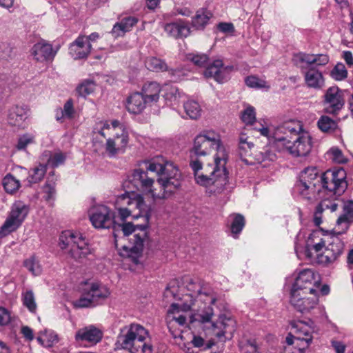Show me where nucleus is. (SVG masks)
I'll list each match as a JSON object with an SVG mask.
<instances>
[{
    "mask_svg": "<svg viewBox=\"0 0 353 353\" xmlns=\"http://www.w3.org/2000/svg\"><path fill=\"white\" fill-rule=\"evenodd\" d=\"M274 138L278 145H282L293 157H305L312 149V138L307 132L294 122H286L279 126Z\"/></svg>",
    "mask_w": 353,
    "mask_h": 353,
    "instance_id": "1",
    "label": "nucleus"
},
{
    "mask_svg": "<svg viewBox=\"0 0 353 353\" xmlns=\"http://www.w3.org/2000/svg\"><path fill=\"white\" fill-rule=\"evenodd\" d=\"M212 150H216L214 157V163L219 165L223 162V165H225L228 153L222 144L220 134L214 130L202 131L194 139L193 146L190 152L189 164L197 165L199 163H205Z\"/></svg>",
    "mask_w": 353,
    "mask_h": 353,
    "instance_id": "2",
    "label": "nucleus"
},
{
    "mask_svg": "<svg viewBox=\"0 0 353 353\" xmlns=\"http://www.w3.org/2000/svg\"><path fill=\"white\" fill-rule=\"evenodd\" d=\"M145 169L159 176L157 182L161 190V192L154 194V199H168L181 187V174L173 163L158 157L145 161Z\"/></svg>",
    "mask_w": 353,
    "mask_h": 353,
    "instance_id": "3",
    "label": "nucleus"
},
{
    "mask_svg": "<svg viewBox=\"0 0 353 353\" xmlns=\"http://www.w3.org/2000/svg\"><path fill=\"white\" fill-rule=\"evenodd\" d=\"M352 223H353V201L348 200L343 203V214L337 219L336 227L331 232L330 241L320 256L322 263H332L343 254L344 243L338 235L346 232Z\"/></svg>",
    "mask_w": 353,
    "mask_h": 353,
    "instance_id": "4",
    "label": "nucleus"
},
{
    "mask_svg": "<svg viewBox=\"0 0 353 353\" xmlns=\"http://www.w3.org/2000/svg\"><path fill=\"white\" fill-rule=\"evenodd\" d=\"M205 163H201L197 165H194L193 163L189 164L196 183L208 188L210 193L221 192L228 183L225 165H223V162L219 165L214 163V167L212 168V165L208 163L207 167L202 171Z\"/></svg>",
    "mask_w": 353,
    "mask_h": 353,
    "instance_id": "5",
    "label": "nucleus"
},
{
    "mask_svg": "<svg viewBox=\"0 0 353 353\" xmlns=\"http://www.w3.org/2000/svg\"><path fill=\"white\" fill-rule=\"evenodd\" d=\"M148 336V331L143 326L131 323L121 329L117 345L130 353H152V346L145 341Z\"/></svg>",
    "mask_w": 353,
    "mask_h": 353,
    "instance_id": "6",
    "label": "nucleus"
},
{
    "mask_svg": "<svg viewBox=\"0 0 353 353\" xmlns=\"http://www.w3.org/2000/svg\"><path fill=\"white\" fill-rule=\"evenodd\" d=\"M116 206L117 213L112 214L114 230H116V224L125 222L130 216L138 219L148 212L143 197L134 191L119 195L116 200Z\"/></svg>",
    "mask_w": 353,
    "mask_h": 353,
    "instance_id": "7",
    "label": "nucleus"
},
{
    "mask_svg": "<svg viewBox=\"0 0 353 353\" xmlns=\"http://www.w3.org/2000/svg\"><path fill=\"white\" fill-rule=\"evenodd\" d=\"M141 217L144 219L143 223L134 225L131 222H123L116 224V230H114V232L121 230L124 236L133 234L132 238L130 239L131 245L130 246L123 245V249L126 251L129 250L130 254H128V255L130 256L132 254L138 256L142 252L144 241L148 238L146 230L149 226V212H145Z\"/></svg>",
    "mask_w": 353,
    "mask_h": 353,
    "instance_id": "8",
    "label": "nucleus"
},
{
    "mask_svg": "<svg viewBox=\"0 0 353 353\" xmlns=\"http://www.w3.org/2000/svg\"><path fill=\"white\" fill-rule=\"evenodd\" d=\"M187 59L198 67H206L205 77L213 78L219 83L228 81L234 69L232 65H225L221 59L208 65L209 57L206 54L191 53L187 55Z\"/></svg>",
    "mask_w": 353,
    "mask_h": 353,
    "instance_id": "9",
    "label": "nucleus"
},
{
    "mask_svg": "<svg viewBox=\"0 0 353 353\" xmlns=\"http://www.w3.org/2000/svg\"><path fill=\"white\" fill-rule=\"evenodd\" d=\"M295 188L305 199H317L321 190V180L316 168H305L300 174L299 181L296 183Z\"/></svg>",
    "mask_w": 353,
    "mask_h": 353,
    "instance_id": "10",
    "label": "nucleus"
},
{
    "mask_svg": "<svg viewBox=\"0 0 353 353\" xmlns=\"http://www.w3.org/2000/svg\"><path fill=\"white\" fill-rule=\"evenodd\" d=\"M29 212V205L20 200L14 202L6 221L0 228V239L16 231L22 225Z\"/></svg>",
    "mask_w": 353,
    "mask_h": 353,
    "instance_id": "11",
    "label": "nucleus"
},
{
    "mask_svg": "<svg viewBox=\"0 0 353 353\" xmlns=\"http://www.w3.org/2000/svg\"><path fill=\"white\" fill-rule=\"evenodd\" d=\"M61 242L64 246L70 245V254L77 261H81L88 255L91 254V250L85 239L80 234H74L70 231H65L60 237Z\"/></svg>",
    "mask_w": 353,
    "mask_h": 353,
    "instance_id": "12",
    "label": "nucleus"
},
{
    "mask_svg": "<svg viewBox=\"0 0 353 353\" xmlns=\"http://www.w3.org/2000/svg\"><path fill=\"white\" fill-rule=\"evenodd\" d=\"M238 154L243 162L246 165L261 163L265 161H273L276 154L269 148H263L261 151L255 150L252 142L242 143L238 148Z\"/></svg>",
    "mask_w": 353,
    "mask_h": 353,
    "instance_id": "13",
    "label": "nucleus"
},
{
    "mask_svg": "<svg viewBox=\"0 0 353 353\" xmlns=\"http://www.w3.org/2000/svg\"><path fill=\"white\" fill-rule=\"evenodd\" d=\"M290 332L286 337L288 345H300V349L307 348L312 341L314 328L302 321H292Z\"/></svg>",
    "mask_w": 353,
    "mask_h": 353,
    "instance_id": "14",
    "label": "nucleus"
},
{
    "mask_svg": "<svg viewBox=\"0 0 353 353\" xmlns=\"http://www.w3.org/2000/svg\"><path fill=\"white\" fill-rule=\"evenodd\" d=\"M345 178L346 173L343 168L327 170L321 176V188L335 195H341L347 186Z\"/></svg>",
    "mask_w": 353,
    "mask_h": 353,
    "instance_id": "15",
    "label": "nucleus"
},
{
    "mask_svg": "<svg viewBox=\"0 0 353 353\" xmlns=\"http://www.w3.org/2000/svg\"><path fill=\"white\" fill-rule=\"evenodd\" d=\"M319 281L312 270L306 269L299 274L292 287L290 293L316 294V288H319Z\"/></svg>",
    "mask_w": 353,
    "mask_h": 353,
    "instance_id": "16",
    "label": "nucleus"
},
{
    "mask_svg": "<svg viewBox=\"0 0 353 353\" xmlns=\"http://www.w3.org/2000/svg\"><path fill=\"white\" fill-rule=\"evenodd\" d=\"M302 293H290V303L293 307L302 314H307L314 311H318L319 314L324 312L323 308L318 305L319 299L316 294H311L312 296L305 297Z\"/></svg>",
    "mask_w": 353,
    "mask_h": 353,
    "instance_id": "17",
    "label": "nucleus"
},
{
    "mask_svg": "<svg viewBox=\"0 0 353 353\" xmlns=\"http://www.w3.org/2000/svg\"><path fill=\"white\" fill-rule=\"evenodd\" d=\"M323 103L326 113L337 114L345 105L343 91L337 86L329 88L325 91Z\"/></svg>",
    "mask_w": 353,
    "mask_h": 353,
    "instance_id": "18",
    "label": "nucleus"
},
{
    "mask_svg": "<svg viewBox=\"0 0 353 353\" xmlns=\"http://www.w3.org/2000/svg\"><path fill=\"white\" fill-rule=\"evenodd\" d=\"M129 142L128 131L121 127L119 132H115L112 138L107 139L105 144L106 152L111 157L124 153Z\"/></svg>",
    "mask_w": 353,
    "mask_h": 353,
    "instance_id": "19",
    "label": "nucleus"
},
{
    "mask_svg": "<svg viewBox=\"0 0 353 353\" xmlns=\"http://www.w3.org/2000/svg\"><path fill=\"white\" fill-rule=\"evenodd\" d=\"M148 171L147 169L143 170L141 168L134 170L131 175L128 176V182L132 183L137 190L150 193L154 198V194H157L152 189L154 181L152 177L148 176Z\"/></svg>",
    "mask_w": 353,
    "mask_h": 353,
    "instance_id": "20",
    "label": "nucleus"
},
{
    "mask_svg": "<svg viewBox=\"0 0 353 353\" xmlns=\"http://www.w3.org/2000/svg\"><path fill=\"white\" fill-rule=\"evenodd\" d=\"M90 220L96 228H110L113 227L112 213L104 205L93 208L90 212Z\"/></svg>",
    "mask_w": 353,
    "mask_h": 353,
    "instance_id": "21",
    "label": "nucleus"
},
{
    "mask_svg": "<svg viewBox=\"0 0 353 353\" xmlns=\"http://www.w3.org/2000/svg\"><path fill=\"white\" fill-rule=\"evenodd\" d=\"M307 87L315 90H321L325 85V79L322 72L316 67H308L305 65L300 66Z\"/></svg>",
    "mask_w": 353,
    "mask_h": 353,
    "instance_id": "22",
    "label": "nucleus"
},
{
    "mask_svg": "<svg viewBox=\"0 0 353 353\" xmlns=\"http://www.w3.org/2000/svg\"><path fill=\"white\" fill-rule=\"evenodd\" d=\"M92 46L87 43L85 35H79L69 47V53L74 59H86L90 53Z\"/></svg>",
    "mask_w": 353,
    "mask_h": 353,
    "instance_id": "23",
    "label": "nucleus"
},
{
    "mask_svg": "<svg viewBox=\"0 0 353 353\" xmlns=\"http://www.w3.org/2000/svg\"><path fill=\"white\" fill-rule=\"evenodd\" d=\"M29 109L26 105H15L8 112L7 121L11 126L23 128L24 121L28 118Z\"/></svg>",
    "mask_w": 353,
    "mask_h": 353,
    "instance_id": "24",
    "label": "nucleus"
},
{
    "mask_svg": "<svg viewBox=\"0 0 353 353\" xmlns=\"http://www.w3.org/2000/svg\"><path fill=\"white\" fill-rule=\"evenodd\" d=\"M57 51L53 50L52 46L44 40L35 43L31 49V54L34 59L40 62L53 59Z\"/></svg>",
    "mask_w": 353,
    "mask_h": 353,
    "instance_id": "25",
    "label": "nucleus"
},
{
    "mask_svg": "<svg viewBox=\"0 0 353 353\" xmlns=\"http://www.w3.org/2000/svg\"><path fill=\"white\" fill-rule=\"evenodd\" d=\"M212 327L221 330L215 333V335L221 339H231L235 331V321L230 317H226L224 315L219 316V320L216 323H212Z\"/></svg>",
    "mask_w": 353,
    "mask_h": 353,
    "instance_id": "26",
    "label": "nucleus"
},
{
    "mask_svg": "<svg viewBox=\"0 0 353 353\" xmlns=\"http://www.w3.org/2000/svg\"><path fill=\"white\" fill-rule=\"evenodd\" d=\"M296 57L303 65L308 67H316V68L325 66L330 61L329 56L326 54H314L299 52L296 54Z\"/></svg>",
    "mask_w": 353,
    "mask_h": 353,
    "instance_id": "27",
    "label": "nucleus"
},
{
    "mask_svg": "<svg viewBox=\"0 0 353 353\" xmlns=\"http://www.w3.org/2000/svg\"><path fill=\"white\" fill-rule=\"evenodd\" d=\"M164 30L170 37L175 39L187 37L190 34V28L183 20L179 19L175 22L166 23Z\"/></svg>",
    "mask_w": 353,
    "mask_h": 353,
    "instance_id": "28",
    "label": "nucleus"
},
{
    "mask_svg": "<svg viewBox=\"0 0 353 353\" xmlns=\"http://www.w3.org/2000/svg\"><path fill=\"white\" fill-rule=\"evenodd\" d=\"M150 105L145 98L140 92H134L127 99L126 108L128 111L134 114L141 113Z\"/></svg>",
    "mask_w": 353,
    "mask_h": 353,
    "instance_id": "29",
    "label": "nucleus"
},
{
    "mask_svg": "<svg viewBox=\"0 0 353 353\" xmlns=\"http://www.w3.org/2000/svg\"><path fill=\"white\" fill-rule=\"evenodd\" d=\"M103 337V332L94 325L80 329L76 334V339L92 344L99 343Z\"/></svg>",
    "mask_w": 353,
    "mask_h": 353,
    "instance_id": "30",
    "label": "nucleus"
},
{
    "mask_svg": "<svg viewBox=\"0 0 353 353\" xmlns=\"http://www.w3.org/2000/svg\"><path fill=\"white\" fill-rule=\"evenodd\" d=\"M88 290V295L91 296L96 305L110 295L109 288L101 283H92Z\"/></svg>",
    "mask_w": 353,
    "mask_h": 353,
    "instance_id": "31",
    "label": "nucleus"
},
{
    "mask_svg": "<svg viewBox=\"0 0 353 353\" xmlns=\"http://www.w3.org/2000/svg\"><path fill=\"white\" fill-rule=\"evenodd\" d=\"M212 14L205 8L198 10L195 15L192 18V27L198 30H203L208 24Z\"/></svg>",
    "mask_w": 353,
    "mask_h": 353,
    "instance_id": "32",
    "label": "nucleus"
},
{
    "mask_svg": "<svg viewBox=\"0 0 353 353\" xmlns=\"http://www.w3.org/2000/svg\"><path fill=\"white\" fill-rule=\"evenodd\" d=\"M160 85L157 82L145 83L140 93L145 98L149 104L157 102L159 99Z\"/></svg>",
    "mask_w": 353,
    "mask_h": 353,
    "instance_id": "33",
    "label": "nucleus"
},
{
    "mask_svg": "<svg viewBox=\"0 0 353 353\" xmlns=\"http://www.w3.org/2000/svg\"><path fill=\"white\" fill-rule=\"evenodd\" d=\"M338 204L328 199L321 201L316 207L314 213V223L319 226L322 223V214L325 210H330L331 212H335L337 210Z\"/></svg>",
    "mask_w": 353,
    "mask_h": 353,
    "instance_id": "34",
    "label": "nucleus"
},
{
    "mask_svg": "<svg viewBox=\"0 0 353 353\" xmlns=\"http://www.w3.org/2000/svg\"><path fill=\"white\" fill-rule=\"evenodd\" d=\"M37 340L45 347H51L59 342L58 335L54 331L48 330L40 332Z\"/></svg>",
    "mask_w": 353,
    "mask_h": 353,
    "instance_id": "35",
    "label": "nucleus"
},
{
    "mask_svg": "<svg viewBox=\"0 0 353 353\" xmlns=\"http://www.w3.org/2000/svg\"><path fill=\"white\" fill-rule=\"evenodd\" d=\"M319 234L320 232L315 231L312 232L308 238V243L310 244L312 249L316 252L321 251L323 248H325L327 246L326 243L330 241L331 236V233L330 234H325L323 238H321L319 241H316V239L319 237Z\"/></svg>",
    "mask_w": 353,
    "mask_h": 353,
    "instance_id": "36",
    "label": "nucleus"
},
{
    "mask_svg": "<svg viewBox=\"0 0 353 353\" xmlns=\"http://www.w3.org/2000/svg\"><path fill=\"white\" fill-rule=\"evenodd\" d=\"M21 301L23 305L29 310L30 312L33 314L36 313L37 305L34 294L32 290H28L22 292Z\"/></svg>",
    "mask_w": 353,
    "mask_h": 353,
    "instance_id": "37",
    "label": "nucleus"
},
{
    "mask_svg": "<svg viewBox=\"0 0 353 353\" xmlns=\"http://www.w3.org/2000/svg\"><path fill=\"white\" fill-rule=\"evenodd\" d=\"M145 65L149 70L157 72L168 70V66L165 61L154 57L148 58L145 61Z\"/></svg>",
    "mask_w": 353,
    "mask_h": 353,
    "instance_id": "38",
    "label": "nucleus"
},
{
    "mask_svg": "<svg viewBox=\"0 0 353 353\" xmlns=\"http://www.w3.org/2000/svg\"><path fill=\"white\" fill-rule=\"evenodd\" d=\"M3 185L7 193L13 194L20 188V182L11 174H8L3 179Z\"/></svg>",
    "mask_w": 353,
    "mask_h": 353,
    "instance_id": "39",
    "label": "nucleus"
},
{
    "mask_svg": "<svg viewBox=\"0 0 353 353\" xmlns=\"http://www.w3.org/2000/svg\"><path fill=\"white\" fill-rule=\"evenodd\" d=\"M231 232L234 236L236 238L243 230L245 226V219L244 216L240 214L231 215Z\"/></svg>",
    "mask_w": 353,
    "mask_h": 353,
    "instance_id": "40",
    "label": "nucleus"
},
{
    "mask_svg": "<svg viewBox=\"0 0 353 353\" xmlns=\"http://www.w3.org/2000/svg\"><path fill=\"white\" fill-rule=\"evenodd\" d=\"M317 125L319 128L324 132H332L337 128L336 121L327 116H321Z\"/></svg>",
    "mask_w": 353,
    "mask_h": 353,
    "instance_id": "41",
    "label": "nucleus"
},
{
    "mask_svg": "<svg viewBox=\"0 0 353 353\" xmlns=\"http://www.w3.org/2000/svg\"><path fill=\"white\" fill-rule=\"evenodd\" d=\"M96 88L95 82L92 79L83 80L76 88L79 96L85 97L92 93Z\"/></svg>",
    "mask_w": 353,
    "mask_h": 353,
    "instance_id": "42",
    "label": "nucleus"
},
{
    "mask_svg": "<svg viewBox=\"0 0 353 353\" xmlns=\"http://www.w3.org/2000/svg\"><path fill=\"white\" fill-rule=\"evenodd\" d=\"M187 115L192 119H196L201 115V109L199 104L195 101H188L183 105Z\"/></svg>",
    "mask_w": 353,
    "mask_h": 353,
    "instance_id": "43",
    "label": "nucleus"
},
{
    "mask_svg": "<svg viewBox=\"0 0 353 353\" xmlns=\"http://www.w3.org/2000/svg\"><path fill=\"white\" fill-rule=\"evenodd\" d=\"M46 172V166L42 164H39L38 166L30 171L29 176L27 179L28 182L30 184L39 182L43 178Z\"/></svg>",
    "mask_w": 353,
    "mask_h": 353,
    "instance_id": "44",
    "label": "nucleus"
},
{
    "mask_svg": "<svg viewBox=\"0 0 353 353\" xmlns=\"http://www.w3.org/2000/svg\"><path fill=\"white\" fill-rule=\"evenodd\" d=\"M241 353H259L258 344L255 339H242L239 342Z\"/></svg>",
    "mask_w": 353,
    "mask_h": 353,
    "instance_id": "45",
    "label": "nucleus"
},
{
    "mask_svg": "<svg viewBox=\"0 0 353 353\" xmlns=\"http://www.w3.org/2000/svg\"><path fill=\"white\" fill-rule=\"evenodd\" d=\"M43 198L46 201L50 202L54 201L56 194V190L55 182L53 181V180L50 181V179H48V181L43 187Z\"/></svg>",
    "mask_w": 353,
    "mask_h": 353,
    "instance_id": "46",
    "label": "nucleus"
},
{
    "mask_svg": "<svg viewBox=\"0 0 353 353\" xmlns=\"http://www.w3.org/2000/svg\"><path fill=\"white\" fill-rule=\"evenodd\" d=\"M245 84L252 88L261 89V88H270V85L261 79H259L255 76H249L245 79Z\"/></svg>",
    "mask_w": 353,
    "mask_h": 353,
    "instance_id": "47",
    "label": "nucleus"
},
{
    "mask_svg": "<svg viewBox=\"0 0 353 353\" xmlns=\"http://www.w3.org/2000/svg\"><path fill=\"white\" fill-rule=\"evenodd\" d=\"M241 119L247 126H252L256 122L255 109L249 106L241 114Z\"/></svg>",
    "mask_w": 353,
    "mask_h": 353,
    "instance_id": "48",
    "label": "nucleus"
},
{
    "mask_svg": "<svg viewBox=\"0 0 353 353\" xmlns=\"http://www.w3.org/2000/svg\"><path fill=\"white\" fill-rule=\"evenodd\" d=\"M24 266L30 271L34 276H38L41 273V268L39 261L35 257L26 259L24 263Z\"/></svg>",
    "mask_w": 353,
    "mask_h": 353,
    "instance_id": "49",
    "label": "nucleus"
},
{
    "mask_svg": "<svg viewBox=\"0 0 353 353\" xmlns=\"http://www.w3.org/2000/svg\"><path fill=\"white\" fill-rule=\"evenodd\" d=\"M74 305L77 308L94 307L96 305L91 296L88 295V290L85 289L83 295L74 302Z\"/></svg>",
    "mask_w": 353,
    "mask_h": 353,
    "instance_id": "50",
    "label": "nucleus"
},
{
    "mask_svg": "<svg viewBox=\"0 0 353 353\" xmlns=\"http://www.w3.org/2000/svg\"><path fill=\"white\" fill-rule=\"evenodd\" d=\"M182 94L176 87H170L165 94V99L169 101L171 105H176L180 102Z\"/></svg>",
    "mask_w": 353,
    "mask_h": 353,
    "instance_id": "51",
    "label": "nucleus"
},
{
    "mask_svg": "<svg viewBox=\"0 0 353 353\" xmlns=\"http://www.w3.org/2000/svg\"><path fill=\"white\" fill-rule=\"evenodd\" d=\"M34 141V137L32 134L26 133L19 137L15 148L17 150H26L27 146L33 143Z\"/></svg>",
    "mask_w": 353,
    "mask_h": 353,
    "instance_id": "52",
    "label": "nucleus"
},
{
    "mask_svg": "<svg viewBox=\"0 0 353 353\" xmlns=\"http://www.w3.org/2000/svg\"><path fill=\"white\" fill-rule=\"evenodd\" d=\"M331 77L336 80L341 81L347 77V72L344 64L337 63L331 71Z\"/></svg>",
    "mask_w": 353,
    "mask_h": 353,
    "instance_id": "53",
    "label": "nucleus"
},
{
    "mask_svg": "<svg viewBox=\"0 0 353 353\" xmlns=\"http://www.w3.org/2000/svg\"><path fill=\"white\" fill-rule=\"evenodd\" d=\"M13 57V48L8 43H0V61H8Z\"/></svg>",
    "mask_w": 353,
    "mask_h": 353,
    "instance_id": "54",
    "label": "nucleus"
},
{
    "mask_svg": "<svg viewBox=\"0 0 353 353\" xmlns=\"http://www.w3.org/2000/svg\"><path fill=\"white\" fill-rule=\"evenodd\" d=\"M198 294L200 296V299L206 303L214 305L216 301V296L210 290L199 289Z\"/></svg>",
    "mask_w": 353,
    "mask_h": 353,
    "instance_id": "55",
    "label": "nucleus"
},
{
    "mask_svg": "<svg viewBox=\"0 0 353 353\" xmlns=\"http://www.w3.org/2000/svg\"><path fill=\"white\" fill-rule=\"evenodd\" d=\"M191 343L194 347L202 348L204 350L210 349L214 344L211 341L205 342L202 337L196 335L193 336Z\"/></svg>",
    "mask_w": 353,
    "mask_h": 353,
    "instance_id": "56",
    "label": "nucleus"
},
{
    "mask_svg": "<svg viewBox=\"0 0 353 353\" xmlns=\"http://www.w3.org/2000/svg\"><path fill=\"white\" fill-rule=\"evenodd\" d=\"M328 154L330 156V158L333 161L337 163H344L347 161L346 158L344 157L342 151L338 148H332L329 152Z\"/></svg>",
    "mask_w": 353,
    "mask_h": 353,
    "instance_id": "57",
    "label": "nucleus"
},
{
    "mask_svg": "<svg viewBox=\"0 0 353 353\" xmlns=\"http://www.w3.org/2000/svg\"><path fill=\"white\" fill-rule=\"evenodd\" d=\"M182 312V310L181 309V307L177 303H172L168 311V318L169 319L168 321V327L170 328L171 326H172L173 321L172 317L174 316L176 318V316H179V314H181Z\"/></svg>",
    "mask_w": 353,
    "mask_h": 353,
    "instance_id": "58",
    "label": "nucleus"
},
{
    "mask_svg": "<svg viewBox=\"0 0 353 353\" xmlns=\"http://www.w3.org/2000/svg\"><path fill=\"white\" fill-rule=\"evenodd\" d=\"M65 160V156L61 152H58L50 156L48 159V164L53 168H56L63 164Z\"/></svg>",
    "mask_w": 353,
    "mask_h": 353,
    "instance_id": "59",
    "label": "nucleus"
},
{
    "mask_svg": "<svg viewBox=\"0 0 353 353\" xmlns=\"http://www.w3.org/2000/svg\"><path fill=\"white\" fill-rule=\"evenodd\" d=\"M60 113L61 114V117L71 119L73 117L74 108L72 99H69L65 103L63 109H60Z\"/></svg>",
    "mask_w": 353,
    "mask_h": 353,
    "instance_id": "60",
    "label": "nucleus"
},
{
    "mask_svg": "<svg viewBox=\"0 0 353 353\" xmlns=\"http://www.w3.org/2000/svg\"><path fill=\"white\" fill-rule=\"evenodd\" d=\"M138 20L134 17H128L122 19L119 22L121 23L123 28L128 32L131 28L137 23Z\"/></svg>",
    "mask_w": 353,
    "mask_h": 353,
    "instance_id": "61",
    "label": "nucleus"
},
{
    "mask_svg": "<svg viewBox=\"0 0 353 353\" xmlns=\"http://www.w3.org/2000/svg\"><path fill=\"white\" fill-rule=\"evenodd\" d=\"M213 316V310L212 307H209L204 312L203 314H199L197 321L201 323H205L210 322Z\"/></svg>",
    "mask_w": 353,
    "mask_h": 353,
    "instance_id": "62",
    "label": "nucleus"
},
{
    "mask_svg": "<svg viewBox=\"0 0 353 353\" xmlns=\"http://www.w3.org/2000/svg\"><path fill=\"white\" fill-rule=\"evenodd\" d=\"M170 74V76L172 78L174 81H180L183 79L185 76V72H183L182 68H176V69H169L167 70Z\"/></svg>",
    "mask_w": 353,
    "mask_h": 353,
    "instance_id": "63",
    "label": "nucleus"
},
{
    "mask_svg": "<svg viewBox=\"0 0 353 353\" xmlns=\"http://www.w3.org/2000/svg\"><path fill=\"white\" fill-rule=\"evenodd\" d=\"M10 321V314L4 307H0V326L8 325Z\"/></svg>",
    "mask_w": 353,
    "mask_h": 353,
    "instance_id": "64",
    "label": "nucleus"
}]
</instances>
